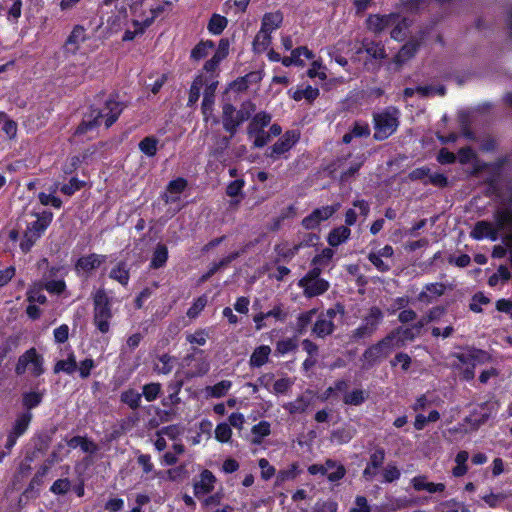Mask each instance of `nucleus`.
<instances>
[{
	"mask_svg": "<svg viewBox=\"0 0 512 512\" xmlns=\"http://www.w3.org/2000/svg\"><path fill=\"white\" fill-rule=\"evenodd\" d=\"M163 7L155 0H138L130 7V20L132 28L124 33L123 41H132L145 30L162 13Z\"/></svg>",
	"mask_w": 512,
	"mask_h": 512,
	"instance_id": "obj_1",
	"label": "nucleus"
},
{
	"mask_svg": "<svg viewBox=\"0 0 512 512\" xmlns=\"http://www.w3.org/2000/svg\"><path fill=\"white\" fill-rule=\"evenodd\" d=\"M122 110L123 104L121 102L113 98L108 99L102 110H92L89 115L85 116L82 123L77 127L75 134L82 135L93 131L101 125L103 120L105 127L109 128L116 122Z\"/></svg>",
	"mask_w": 512,
	"mask_h": 512,
	"instance_id": "obj_2",
	"label": "nucleus"
},
{
	"mask_svg": "<svg viewBox=\"0 0 512 512\" xmlns=\"http://www.w3.org/2000/svg\"><path fill=\"white\" fill-rule=\"evenodd\" d=\"M93 323L97 329L105 334L110 330V321L113 317L111 301L103 288L93 293Z\"/></svg>",
	"mask_w": 512,
	"mask_h": 512,
	"instance_id": "obj_3",
	"label": "nucleus"
},
{
	"mask_svg": "<svg viewBox=\"0 0 512 512\" xmlns=\"http://www.w3.org/2000/svg\"><path fill=\"white\" fill-rule=\"evenodd\" d=\"M428 0H405L401 3V9L397 13V20L391 28V38L402 41L406 37V30L410 26V21L403 14L416 13L427 7Z\"/></svg>",
	"mask_w": 512,
	"mask_h": 512,
	"instance_id": "obj_4",
	"label": "nucleus"
},
{
	"mask_svg": "<svg viewBox=\"0 0 512 512\" xmlns=\"http://www.w3.org/2000/svg\"><path fill=\"white\" fill-rule=\"evenodd\" d=\"M320 274L321 269L314 267L298 281V286L302 288L305 297H316L324 294L329 289V282L321 278Z\"/></svg>",
	"mask_w": 512,
	"mask_h": 512,
	"instance_id": "obj_5",
	"label": "nucleus"
},
{
	"mask_svg": "<svg viewBox=\"0 0 512 512\" xmlns=\"http://www.w3.org/2000/svg\"><path fill=\"white\" fill-rule=\"evenodd\" d=\"M457 359L458 363L456 366L461 370L463 379L471 380L475 375V367L486 362L489 359V356L482 350H470L466 353L457 355Z\"/></svg>",
	"mask_w": 512,
	"mask_h": 512,
	"instance_id": "obj_6",
	"label": "nucleus"
},
{
	"mask_svg": "<svg viewBox=\"0 0 512 512\" xmlns=\"http://www.w3.org/2000/svg\"><path fill=\"white\" fill-rule=\"evenodd\" d=\"M43 363V357L37 353L35 348H30L19 357L15 372L22 375L29 371L33 376L38 377L44 373Z\"/></svg>",
	"mask_w": 512,
	"mask_h": 512,
	"instance_id": "obj_7",
	"label": "nucleus"
},
{
	"mask_svg": "<svg viewBox=\"0 0 512 512\" xmlns=\"http://www.w3.org/2000/svg\"><path fill=\"white\" fill-rule=\"evenodd\" d=\"M375 133L377 140H384L391 136L397 129L398 119L396 111H384L374 116Z\"/></svg>",
	"mask_w": 512,
	"mask_h": 512,
	"instance_id": "obj_8",
	"label": "nucleus"
},
{
	"mask_svg": "<svg viewBox=\"0 0 512 512\" xmlns=\"http://www.w3.org/2000/svg\"><path fill=\"white\" fill-rule=\"evenodd\" d=\"M308 471L311 475H326L328 480L332 482L342 479L346 472L343 465L330 459L324 464H313L309 466Z\"/></svg>",
	"mask_w": 512,
	"mask_h": 512,
	"instance_id": "obj_9",
	"label": "nucleus"
},
{
	"mask_svg": "<svg viewBox=\"0 0 512 512\" xmlns=\"http://www.w3.org/2000/svg\"><path fill=\"white\" fill-rule=\"evenodd\" d=\"M337 209L338 205L323 206L321 208H317L302 220V225L305 229L308 230L315 229L322 221L329 219L337 211Z\"/></svg>",
	"mask_w": 512,
	"mask_h": 512,
	"instance_id": "obj_10",
	"label": "nucleus"
},
{
	"mask_svg": "<svg viewBox=\"0 0 512 512\" xmlns=\"http://www.w3.org/2000/svg\"><path fill=\"white\" fill-rule=\"evenodd\" d=\"M128 28H132L130 15L126 8L122 7L117 9L107 20V29L110 34L118 33L124 30V33Z\"/></svg>",
	"mask_w": 512,
	"mask_h": 512,
	"instance_id": "obj_11",
	"label": "nucleus"
},
{
	"mask_svg": "<svg viewBox=\"0 0 512 512\" xmlns=\"http://www.w3.org/2000/svg\"><path fill=\"white\" fill-rule=\"evenodd\" d=\"M106 261L105 255L92 253L82 256L78 259L75 270L79 274L90 275L95 269L99 268Z\"/></svg>",
	"mask_w": 512,
	"mask_h": 512,
	"instance_id": "obj_12",
	"label": "nucleus"
},
{
	"mask_svg": "<svg viewBox=\"0 0 512 512\" xmlns=\"http://www.w3.org/2000/svg\"><path fill=\"white\" fill-rule=\"evenodd\" d=\"M216 477L209 470H203L193 485L194 495L201 498L211 493L215 488Z\"/></svg>",
	"mask_w": 512,
	"mask_h": 512,
	"instance_id": "obj_13",
	"label": "nucleus"
},
{
	"mask_svg": "<svg viewBox=\"0 0 512 512\" xmlns=\"http://www.w3.org/2000/svg\"><path fill=\"white\" fill-rule=\"evenodd\" d=\"M397 20V13H390L387 15H379L374 14L370 15L367 20V28L371 32L375 34H380L387 28H390L394 25V22Z\"/></svg>",
	"mask_w": 512,
	"mask_h": 512,
	"instance_id": "obj_14",
	"label": "nucleus"
},
{
	"mask_svg": "<svg viewBox=\"0 0 512 512\" xmlns=\"http://www.w3.org/2000/svg\"><path fill=\"white\" fill-rule=\"evenodd\" d=\"M88 39L86 29L81 25H76L72 29L70 35L65 42V52L67 54L75 55L82 43Z\"/></svg>",
	"mask_w": 512,
	"mask_h": 512,
	"instance_id": "obj_15",
	"label": "nucleus"
},
{
	"mask_svg": "<svg viewBox=\"0 0 512 512\" xmlns=\"http://www.w3.org/2000/svg\"><path fill=\"white\" fill-rule=\"evenodd\" d=\"M298 141V134L295 131H287L271 148L270 157L278 158L289 151Z\"/></svg>",
	"mask_w": 512,
	"mask_h": 512,
	"instance_id": "obj_16",
	"label": "nucleus"
},
{
	"mask_svg": "<svg viewBox=\"0 0 512 512\" xmlns=\"http://www.w3.org/2000/svg\"><path fill=\"white\" fill-rule=\"evenodd\" d=\"M217 85L218 81L215 80V77L213 75H211L210 77L205 76V89L202 101V112L205 117H207L208 114L212 111Z\"/></svg>",
	"mask_w": 512,
	"mask_h": 512,
	"instance_id": "obj_17",
	"label": "nucleus"
},
{
	"mask_svg": "<svg viewBox=\"0 0 512 512\" xmlns=\"http://www.w3.org/2000/svg\"><path fill=\"white\" fill-rule=\"evenodd\" d=\"M186 187L187 181L184 178H177L169 182L161 197L166 204L175 203L180 200V195Z\"/></svg>",
	"mask_w": 512,
	"mask_h": 512,
	"instance_id": "obj_18",
	"label": "nucleus"
},
{
	"mask_svg": "<svg viewBox=\"0 0 512 512\" xmlns=\"http://www.w3.org/2000/svg\"><path fill=\"white\" fill-rule=\"evenodd\" d=\"M387 357L388 355L384 351L383 346H381V343L378 341L364 351L362 355V361L364 362L363 368L369 369L378 361Z\"/></svg>",
	"mask_w": 512,
	"mask_h": 512,
	"instance_id": "obj_19",
	"label": "nucleus"
},
{
	"mask_svg": "<svg viewBox=\"0 0 512 512\" xmlns=\"http://www.w3.org/2000/svg\"><path fill=\"white\" fill-rule=\"evenodd\" d=\"M228 50V41L224 39L220 40L216 52L214 53L211 59L205 62L203 69L206 72L213 74L217 70L220 62L227 57Z\"/></svg>",
	"mask_w": 512,
	"mask_h": 512,
	"instance_id": "obj_20",
	"label": "nucleus"
},
{
	"mask_svg": "<svg viewBox=\"0 0 512 512\" xmlns=\"http://www.w3.org/2000/svg\"><path fill=\"white\" fill-rule=\"evenodd\" d=\"M365 162L364 155H357L351 162L348 164L346 160L338 161V168L340 169V178L342 181L348 180L354 174L358 172L360 167Z\"/></svg>",
	"mask_w": 512,
	"mask_h": 512,
	"instance_id": "obj_21",
	"label": "nucleus"
},
{
	"mask_svg": "<svg viewBox=\"0 0 512 512\" xmlns=\"http://www.w3.org/2000/svg\"><path fill=\"white\" fill-rule=\"evenodd\" d=\"M313 401V394L311 391H306L294 401L286 403L283 408L290 414H299L305 412Z\"/></svg>",
	"mask_w": 512,
	"mask_h": 512,
	"instance_id": "obj_22",
	"label": "nucleus"
},
{
	"mask_svg": "<svg viewBox=\"0 0 512 512\" xmlns=\"http://www.w3.org/2000/svg\"><path fill=\"white\" fill-rule=\"evenodd\" d=\"M241 123L242 122L239 120L238 113L234 106L229 103L225 104L223 106L224 129L233 135Z\"/></svg>",
	"mask_w": 512,
	"mask_h": 512,
	"instance_id": "obj_23",
	"label": "nucleus"
},
{
	"mask_svg": "<svg viewBox=\"0 0 512 512\" xmlns=\"http://www.w3.org/2000/svg\"><path fill=\"white\" fill-rule=\"evenodd\" d=\"M446 286L443 283L427 284L418 295L420 302L431 303L445 293Z\"/></svg>",
	"mask_w": 512,
	"mask_h": 512,
	"instance_id": "obj_24",
	"label": "nucleus"
},
{
	"mask_svg": "<svg viewBox=\"0 0 512 512\" xmlns=\"http://www.w3.org/2000/svg\"><path fill=\"white\" fill-rule=\"evenodd\" d=\"M384 319L383 311L377 307L372 306L368 309L367 313L363 316L361 323L367 326L372 331L376 332Z\"/></svg>",
	"mask_w": 512,
	"mask_h": 512,
	"instance_id": "obj_25",
	"label": "nucleus"
},
{
	"mask_svg": "<svg viewBox=\"0 0 512 512\" xmlns=\"http://www.w3.org/2000/svg\"><path fill=\"white\" fill-rule=\"evenodd\" d=\"M411 484L416 491H427L429 493L443 492L445 484L433 483L427 481L425 476H416L411 480Z\"/></svg>",
	"mask_w": 512,
	"mask_h": 512,
	"instance_id": "obj_26",
	"label": "nucleus"
},
{
	"mask_svg": "<svg viewBox=\"0 0 512 512\" xmlns=\"http://www.w3.org/2000/svg\"><path fill=\"white\" fill-rule=\"evenodd\" d=\"M319 235L316 233H304L299 236L298 241L289 249L285 256L292 257L298 253L301 248L315 246L319 242Z\"/></svg>",
	"mask_w": 512,
	"mask_h": 512,
	"instance_id": "obj_27",
	"label": "nucleus"
},
{
	"mask_svg": "<svg viewBox=\"0 0 512 512\" xmlns=\"http://www.w3.org/2000/svg\"><path fill=\"white\" fill-rule=\"evenodd\" d=\"M109 278L117 281L122 286H127L130 279L128 264L124 261L117 262L110 270Z\"/></svg>",
	"mask_w": 512,
	"mask_h": 512,
	"instance_id": "obj_28",
	"label": "nucleus"
},
{
	"mask_svg": "<svg viewBox=\"0 0 512 512\" xmlns=\"http://www.w3.org/2000/svg\"><path fill=\"white\" fill-rule=\"evenodd\" d=\"M419 46H420V42L418 40H416V39L410 40L405 45H403V47L397 53V55L394 58V62L398 65L404 64L405 62L410 60L412 57H414Z\"/></svg>",
	"mask_w": 512,
	"mask_h": 512,
	"instance_id": "obj_29",
	"label": "nucleus"
},
{
	"mask_svg": "<svg viewBox=\"0 0 512 512\" xmlns=\"http://www.w3.org/2000/svg\"><path fill=\"white\" fill-rule=\"evenodd\" d=\"M283 22V14L280 11L265 13L262 17V30L272 33L278 29Z\"/></svg>",
	"mask_w": 512,
	"mask_h": 512,
	"instance_id": "obj_30",
	"label": "nucleus"
},
{
	"mask_svg": "<svg viewBox=\"0 0 512 512\" xmlns=\"http://www.w3.org/2000/svg\"><path fill=\"white\" fill-rule=\"evenodd\" d=\"M271 434V424L266 420H262L251 428V442L255 445L262 444L265 437Z\"/></svg>",
	"mask_w": 512,
	"mask_h": 512,
	"instance_id": "obj_31",
	"label": "nucleus"
},
{
	"mask_svg": "<svg viewBox=\"0 0 512 512\" xmlns=\"http://www.w3.org/2000/svg\"><path fill=\"white\" fill-rule=\"evenodd\" d=\"M271 121L270 114L266 112L257 113L247 127V133L252 134L264 131V128L269 125Z\"/></svg>",
	"mask_w": 512,
	"mask_h": 512,
	"instance_id": "obj_32",
	"label": "nucleus"
},
{
	"mask_svg": "<svg viewBox=\"0 0 512 512\" xmlns=\"http://www.w3.org/2000/svg\"><path fill=\"white\" fill-rule=\"evenodd\" d=\"M232 387V382L229 380H222L213 386H207L204 389L205 396L211 398H221L225 396Z\"/></svg>",
	"mask_w": 512,
	"mask_h": 512,
	"instance_id": "obj_33",
	"label": "nucleus"
},
{
	"mask_svg": "<svg viewBox=\"0 0 512 512\" xmlns=\"http://www.w3.org/2000/svg\"><path fill=\"white\" fill-rule=\"evenodd\" d=\"M271 353V348L267 345H261L257 347L252 355L250 356L249 364L251 367H261L263 366L269 358Z\"/></svg>",
	"mask_w": 512,
	"mask_h": 512,
	"instance_id": "obj_34",
	"label": "nucleus"
},
{
	"mask_svg": "<svg viewBox=\"0 0 512 512\" xmlns=\"http://www.w3.org/2000/svg\"><path fill=\"white\" fill-rule=\"evenodd\" d=\"M351 230L346 226H340L333 229L328 235L329 245L336 247L347 241L350 237Z\"/></svg>",
	"mask_w": 512,
	"mask_h": 512,
	"instance_id": "obj_35",
	"label": "nucleus"
},
{
	"mask_svg": "<svg viewBox=\"0 0 512 512\" xmlns=\"http://www.w3.org/2000/svg\"><path fill=\"white\" fill-rule=\"evenodd\" d=\"M175 361V358L168 354L160 355L154 363V371L158 374L168 375L172 372Z\"/></svg>",
	"mask_w": 512,
	"mask_h": 512,
	"instance_id": "obj_36",
	"label": "nucleus"
},
{
	"mask_svg": "<svg viewBox=\"0 0 512 512\" xmlns=\"http://www.w3.org/2000/svg\"><path fill=\"white\" fill-rule=\"evenodd\" d=\"M334 323L330 319H324L321 316L317 317V320L312 328L313 334L317 337L324 338L334 331Z\"/></svg>",
	"mask_w": 512,
	"mask_h": 512,
	"instance_id": "obj_37",
	"label": "nucleus"
},
{
	"mask_svg": "<svg viewBox=\"0 0 512 512\" xmlns=\"http://www.w3.org/2000/svg\"><path fill=\"white\" fill-rule=\"evenodd\" d=\"M67 444L70 448L80 447L83 452L90 454L96 453L98 450V446L96 443H94L92 440H89L81 436H75L71 438Z\"/></svg>",
	"mask_w": 512,
	"mask_h": 512,
	"instance_id": "obj_38",
	"label": "nucleus"
},
{
	"mask_svg": "<svg viewBox=\"0 0 512 512\" xmlns=\"http://www.w3.org/2000/svg\"><path fill=\"white\" fill-rule=\"evenodd\" d=\"M272 41L271 33L262 29L258 31L253 41V49L256 53H263L266 51Z\"/></svg>",
	"mask_w": 512,
	"mask_h": 512,
	"instance_id": "obj_39",
	"label": "nucleus"
},
{
	"mask_svg": "<svg viewBox=\"0 0 512 512\" xmlns=\"http://www.w3.org/2000/svg\"><path fill=\"white\" fill-rule=\"evenodd\" d=\"M31 419L32 413L28 411L19 414L10 432L20 437L28 429Z\"/></svg>",
	"mask_w": 512,
	"mask_h": 512,
	"instance_id": "obj_40",
	"label": "nucleus"
},
{
	"mask_svg": "<svg viewBox=\"0 0 512 512\" xmlns=\"http://www.w3.org/2000/svg\"><path fill=\"white\" fill-rule=\"evenodd\" d=\"M363 49L370 57L376 60H382L386 58L385 48L381 43L365 41L363 42Z\"/></svg>",
	"mask_w": 512,
	"mask_h": 512,
	"instance_id": "obj_41",
	"label": "nucleus"
},
{
	"mask_svg": "<svg viewBox=\"0 0 512 512\" xmlns=\"http://www.w3.org/2000/svg\"><path fill=\"white\" fill-rule=\"evenodd\" d=\"M370 134L369 126L365 123H355L351 131L343 136V142L348 144L353 138L367 137Z\"/></svg>",
	"mask_w": 512,
	"mask_h": 512,
	"instance_id": "obj_42",
	"label": "nucleus"
},
{
	"mask_svg": "<svg viewBox=\"0 0 512 512\" xmlns=\"http://www.w3.org/2000/svg\"><path fill=\"white\" fill-rule=\"evenodd\" d=\"M318 95H319V89L308 85L304 88L296 89L292 94V98L295 101H300L302 99H306L308 102H312L318 97Z\"/></svg>",
	"mask_w": 512,
	"mask_h": 512,
	"instance_id": "obj_43",
	"label": "nucleus"
},
{
	"mask_svg": "<svg viewBox=\"0 0 512 512\" xmlns=\"http://www.w3.org/2000/svg\"><path fill=\"white\" fill-rule=\"evenodd\" d=\"M316 314H317V310L311 309L309 311L301 313L297 317L295 329L298 334L302 335L306 331L308 325L313 321Z\"/></svg>",
	"mask_w": 512,
	"mask_h": 512,
	"instance_id": "obj_44",
	"label": "nucleus"
},
{
	"mask_svg": "<svg viewBox=\"0 0 512 512\" xmlns=\"http://www.w3.org/2000/svg\"><path fill=\"white\" fill-rule=\"evenodd\" d=\"M214 48V43L210 40L198 43L191 51V58L193 60H201L209 55L210 51Z\"/></svg>",
	"mask_w": 512,
	"mask_h": 512,
	"instance_id": "obj_45",
	"label": "nucleus"
},
{
	"mask_svg": "<svg viewBox=\"0 0 512 512\" xmlns=\"http://www.w3.org/2000/svg\"><path fill=\"white\" fill-rule=\"evenodd\" d=\"M204 84H205V76L204 75L200 74L194 79V81L190 87V90H189L188 105H193L198 101V99L200 97V91H201L202 87L204 86Z\"/></svg>",
	"mask_w": 512,
	"mask_h": 512,
	"instance_id": "obj_46",
	"label": "nucleus"
},
{
	"mask_svg": "<svg viewBox=\"0 0 512 512\" xmlns=\"http://www.w3.org/2000/svg\"><path fill=\"white\" fill-rule=\"evenodd\" d=\"M381 346H383L384 351L389 356L394 350L401 348V340H399V336H396L394 331H391L388 335H386L383 339L379 341Z\"/></svg>",
	"mask_w": 512,
	"mask_h": 512,
	"instance_id": "obj_47",
	"label": "nucleus"
},
{
	"mask_svg": "<svg viewBox=\"0 0 512 512\" xmlns=\"http://www.w3.org/2000/svg\"><path fill=\"white\" fill-rule=\"evenodd\" d=\"M43 399V393L38 391L25 392L22 395V404L27 409H33L37 407Z\"/></svg>",
	"mask_w": 512,
	"mask_h": 512,
	"instance_id": "obj_48",
	"label": "nucleus"
},
{
	"mask_svg": "<svg viewBox=\"0 0 512 512\" xmlns=\"http://www.w3.org/2000/svg\"><path fill=\"white\" fill-rule=\"evenodd\" d=\"M227 23L228 21L224 16L213 14L208 23V30L214 35H219L226 28Z\"/></svg>",
	"mask_w": 512,
	"mask_h": 512,
	"instance_id": "obj_49",
	"label": "nucleus"
},
{
	"mask_svg": "<svg viewBox=\"0 0 512 512\" xmlns=\"http://www.w3.org/2000/svg\"><path fill=\"white\" fill-rule=\"evenodd\" d=\"M367 393L362 389H355L346 393L343 397V402L347 405L358 406L365 402Z\"/></svg>",
	"mask_w": 512,
	"mask_h": 512,
	"instance_id": "obj_50",
	"label": "nucleus"
},
{
	"mask_svg": "<svg viewBox=\"0 0 512 512\" xmlns=\"http://www.w3.org/2000/svg\"><path fill=\"white\" fill-rule=\"evenodd\" d=\"M167 258H168L167 247L165 245L159 244V245H157V247L153 253V257H152L150 266L155 269L160 268L166 263Z\"/></svg>",
	"mask_w": 512,
	"mask_h": 512,
	"instance_id": "obj_51",
	"label": "nucleus"
},
{
	"mask_svg": "<svg viewBox=\"0 0 512 512\" xmlns=\"http://www.w3.org/2000/svg\"><path fill=\"white\" fill-rule=\"evenodd\" d=\"M52 220V213H44L42 216L38 217L35 221H33L27 229L43 234L47 229Z\"/></svg>",
	"mask_w": 512,
	"mask_h": 512,
	"instance_id": "obj_52",
	"label": "nucleus"
},
{
	"mask_svg": "<svg viewBox=\"0 0 512 512\" xmlns=\"http://www.w3.org/2000/svg\"><path fill=\"white\" fill-rule=\"evenodd\" d=\"M77 364L73 354H71L66 360L58 361L54 366V372H65L67 374H72L76 371Z\"/></svg>",
	"mask_w": 512,
	"mask_h": 512,
	"instance_id": "obj_53",
	"label": "nucleus"
},
{
	"mask_svg": "<svg viewBox=\"0 0 512 512\" xmlns=\"http://www.w3.org/2000/svg\"><path fill=\"white\" fill-rule=\"evenodd\" d=\"M141 394L133 389L126 390L121 394V401L127 404L131 409H137L140 406Z\"/></svg>",
	"mask_w": 512,
	"mask_h": 512,
	"instance_id": "obj_54",
	"label": "nucleus"
},
{
	"mask_svg": "<svg viewBox=\"0 0 512 512\" xmlns=\"http://www.w3.org/2000/svg\"><path fill=\"white\" fill-rule=\"evenodd\" d=\"M157 144H158V140L156 138L145 137L143 140L140 141L139 149L145 155H147L149 157H153L157 153Z\"/></svg>",
	"mask_w": 512,
	"mask_h": 512,
	"instance_id": "obj_55",
	"label": "nucleus"
},
{
	"mask_svg": "<svg viewBox=\"0 0 512 512\" xmlns=\"http://www.w3.org/2000/svg\"><path fill=\"white\" fill-rule=\"evenodd\" d=\"M41 233L31 231L27 229L25 231L24 237L20 243L21 250L23 252H28L32 248V246L36 243V241L41 237Z\"/></svg>",
	"mask_w": 512,
	"mask_h": 512,
	"instance_id": "obj_56",
	"label": "nucleus"
},
{
	"mask_svg": "<svg viewBox=\"0 0 512 512\" xmlns=\"http://www.w3.org/2000/svg\"><path fill=\"white\" fill-rule=\"evenodd\" d=\"M215 438L219 442L227 443L230 441L232 436V429L228 423H220L215 428Z\"/></svg>",
	"mask_w": 512,
	"mask_h": 512,
	"instance_id": "obj_57",
	"label": "nucleus"
},
{
	"mask_svg": "<svg viewBox=\"0 0 512 512\" xmlns=\"http://www.w3.org/2000/svg\"><path fill=\"white\" fill-rule=\"evenodd\" d=\"M208 338L209 333L206 329H198L194 333L188 334L186 336L187 342L190 344H197L199 346L205 345Z\"/></svg>",
	"mask_w": 512,
	"mask_h": 512,
	"instance_id": "obj_58",
	"label": "nucleus"
},
{
	"mask_svg": "<svg viewBox=\"0 0 512 512\" xmlns=\"http://www.w3.org/2000/svg\"><path fill=\"white\" fill-rule=\"evenodd\" d=\"M374 333V331L361 323L357 328L351 331L350 338L353 342H358L362 339L372 337Z\"/></svg>",
	"mask_w": 512,
	"mask_h": 512,
	"instance_id": "obj_59",
	"label": "nucleus"
},
{
	"mask_svg": "<svg viewBox=\"0 0 512 512\" xmlns=\"http://www.w3.org/2000/svg\"><path fill=\"white\" fill-rule=\"evenodd\" d=\"M297 348V341L293 338H286L279 340L276 344V351L285 355L291 351H294Z\"/></svg>",
	"mask_w": 512,
	"mask_h": 512,
	"instance_id": "obj_60",
	"label": "nucleus"
},
{
	"mask_svg": "<svg viewBox=\"0 0 512 512\" xmlns=\"http://www.w3.org/2000/svg\"><path fill=\"white\" fill-rule=\"evenodd\" d=\"M161 391L160 383H149L144 385L142 395L148 402L154 401Z\"/></svg>",
	"mask_w": 512,
	"mask_h": 512,
	"instance_id": "obj_61",
	"label": "nucleus"
},
{
	"mask_svg": "<svg viewBox=\"0 0 512 512\" xmlns=\"http://www.w3.org/2000/svg\"><path fill=\"white\" fill-rule=\"evenodd\" d=\"M333 256L334 251L331 248H325L321 251L320 254L313 258L312 264L315 265V267L326 266L331 261Z\"/></svg>",
	"mask_w": 512,
	"mask_h": 512,
	"instance_id": "obj_62",
	"label": "nucleus"
},
{
	"mask_svg": "<svg viewBox=\"0 0 512 512\" xmlns=\"http://www.w3.org/2000/svg\"><path fill=\"white\" fill-rule=\"evenodd\" d=\"M383 479L384 482L391 483L400 478V470L393 463H389L383 470Z\"/></svg>",
	"mask_w": 512,
	"mask_h": 512,
	"instance_id": "obj_63",
	"label": "nucleus"
},
{
	"mask_svg": "<svg viewBox=\"0 0 512 512\" xmlns=\"http://www.w3.org/2000/svg\"><path fill=\"white\" fill-rule=\"evenodd\" d=\"M315 512H337L338 504L334 500L318 501L315 504Z\"/></svg>",
	"mask_w": 512,
	"mask_h": 512,
	"instance_id": "obj_64",
	"label": "nucleus"
}]
</instances>
